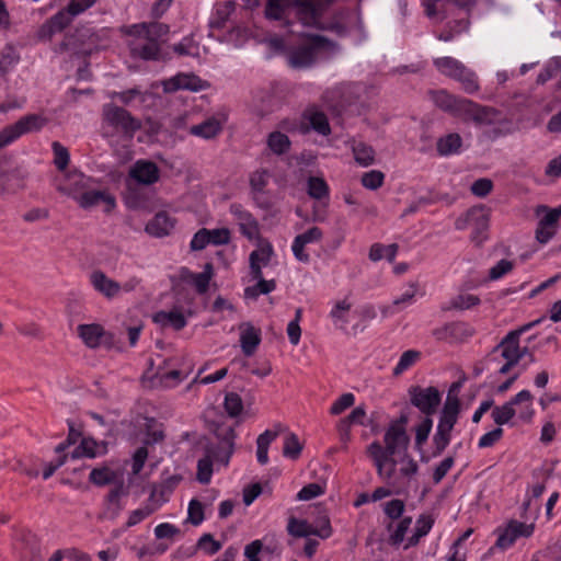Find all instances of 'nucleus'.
<instances>
[{"instance_id":"f257e3e1","label":"nucleus","mask_w":561,"mask_h":561,"mask_svg":"<svg viewBox=\"0 0 561 561\" xmlns=\"http://www.w3.org/2000/svg\"><path fill=\"white\" fill-rule=\"evenodd\" d=\"M541 320H535L528 322L516 330L510 331L501 341V343L494 347L491 354L485 359V365L488 369H493L497 374L505 375L507 374L514 366L518 364V362L525 356L529 354V350L527 346H519V339L522 334L529 331L531 328L537 325Z\"/></svg>"},{"instance_id":"f03ea898","label":"nucleus","mask_w":561,"mask_h":561,"mask_svg":"<svg viewBox=\"0 0 561 561\" xmlns=\"http://www.w3.org/2000/svg\"><path fill=\"white\" fill-rule=\"evenodd\" d=\"M410 437L405 430L400 427H388L383 436V445L374 440L367 446V454L397 455L400 457L401 474L414 476L419 466L416 461L409 455L408 448Z\"/></svg>"},{"instance_id":"7ed1b4c3","label":"nucleus","mask_w":561,"mask_h":561,"mask_svg":"<svg viewBox=\"0 0 561 561\" xmlns=\"http://www.w3.org/2000/svg\"><path fill=\"white\" fill-rule=\"evenodd\" d=\"M116 473L108 467L94 468L89 476L91 483L98 486L114 484L105 497V507L100 519L114 520L118 517L123 510L122 497L128 494V488L124 485V481H116Z\"/></svg>"},{"instance_id":"20e7f679","label":"nucleus","mask_w":561,"mask_h":561,"mask_svg":"<svg viewBox=\"0 0 561 561\" xmlns=\"http://www.w3.org/2000/svg\"><path fill=\"white\" fill-rule=\"evenodd\" d=\"M102 122L107 136L122 135L130 139L141 128V122L138 118L112 103L103 105Z\"/></svg>"},{"instance_id":"39448f33","label":"nucleus","mask_w":561,"mask_h":561,"mask_svg":"<svg viewBox=\"0 0 561 561\" xmlns=\"http://www.w3.org/2000/svg\"><path fill=\"white\" fill-rule=\"evenodd\" d=\"M460 412V402L456 396H447L443 410L440 412L436 433L433 436L434 456L440 455L449 445L451 431L458 421Z\"/></svg>"},{"instance_id":"423d86ee","label":"nucleus","mask_w":561,"mask_h":561,"mask_svg":"<svg viewBox=\"0 0 561 561\" xmlns=\"http://www.w3.org/2000/svg\"><path fill=\"white\" fill-rule=\"evenodd\" d=\"M433 64L442 75L459 81L466 93L472 94L479 90L476 73L459 60L453 57H439L434 59Z\"/></svg>"},{"instance_id":"0eeeda50","label":"nucleus","mask_w":561,"mask_h":561,"mask_svg":"<svg viewBox=\"0 0 561 561\" xmlns=\"http://www.w3.org/2000/svg\"><path fill=\"white\" fill-rule=\"evenodd\" d=\"M367 456L373 460L379 478L397 492L413 477L401 474L400 457L397 455L367 454Z\"/></svg>"},{"instance_id":"6e6552de","label":"nucleus","mask_w":561,"mask_h":561,"mask_svg":"<svg viewBox=\"0 0 561 561\" xmlns=\"http://www.w3.org/2000/svg\"><path fill=\"white\" fill-rule=\"evenodd\" d=\"M533 394L528 390H522L510 401L502 405L495 407L492 410L491 416L496 425L501 427L507 424L516 414L515 405L526 403L524 408L519 410V417L524 421H530L534 416V409L531 408Z\"/></svg>"},{"instance_id":"1a4fd4ad","label":"nucleus","mask_w":561,"mask_h":561,"mask_svg":"<svg viewBox=\"0 0 561 561\" xmlns=\"http://www.w3.org/2000/svg\"><path fill=\"white\" fill-rule=\"evenodd\" d=\"M58 191L71 196L78 205L85 210L104 204V211L110 213L116 205L115 197L105 190H88L79 193L78 190L70 184L60 183Z\"/></svg>"},{"instance_id":"9d476101","label":"nucleus","mask_w":561,"mask_h":561,"mask_svg":"<svg viewBox=\"0 0 561 561\" xmlns=\"http://www.w3.org/2000/svg\"><path fill=\"white\" fill-rule=\"evenodd\" d=\"M535 215L539 218L535 231L536 240L540 244H546L557 233L559 220L561 218V205L556 208H550L547 205H538L535 208Z\"/></svg>"},{"instance_id":"9b49d317","label":"nucleus","mask_w":561,"mask_h":561,"mask_svg":"<svg viewBox=\"0 0 561 561\" xmlns=\"http://www.w3.org/2000/svg\"><path fill=\"white\" fill-rule=\"evenodd\" d=\"M309 42L295 48L288 57L293 68H307L314 64L319 50L325 48L330 41L321 35H309Z\"/></svg>"},{"instance_id":"f8f14e48","label":"nucleus","mask_w":561,"mask_h":561,"mask_svg":"<svg viewBox=\"0 0 561 561\" xmlns=\"http://www.w3.org/2000/svg\"><path fill=\"white\" fill-rule=\"evenodd\" d=\"M45 124L46 118L37 114L21 117L14 124L0 130V149L9 146L24 134L39 130Z\"/></svg>"},{"instance_id":"ddd939ff","label":"nucleus","mask_w":561,"mask_h":561,"mask_svg":"<svg viewBox=\"0 0 561 561\" xmlns=\"http://www.w3.org/2000/svg\"><path fill=\"white\" fill-rule=\"evenodd\" d=\"M410 401L426 417H431L440 403V392L435 387L422 388L419 386L412 387L409 390Z\"/></svg>"},{"instance_id":"4468645a","label":"nucleus","mask_w":561,"mask_h":561,"mask_svg":"<svg viewBox=\"0 0 561 561\" xmlns=\"http://www.w3.org/2000/svg\"><path fill=\"white\" fill-rule=\"evenodd\" d=\"M289 7L295 9V15L301 24L320 27V19L324 9L320 0H291Z\"/></svg>"},{"instance_id":"2eb2a0df","label":"nucleus","mask_w":561,"mask_h":561,"mask_svg":"<svg viewBox=\"0 0 561 561\" xmlns=\"http://www.w3.org/2000/svg\"><path fill=\"white\" fill-rule=\"evenodd\" d=\"M460 118L465 122H473L477 126L493 125L499 121V112L490 106H482L467 100Z\"/></svg>"},{"instance_id":"dca6fc26","label":"nucleus","mask_w":561,"mask_h":561,"mask_svg":"<svg viewBox=\"0 0 561 561\" xmlns=\"http://www.w3.org/2000/svg\"><path fill=\"white\" fill-rule=\"evenodd\" d=\"M77 333L89 348H98L101 345L110 347L112 345L113 335L99 323L79 324Z\"/></svg>"},{"instance_id":"f3484780","label":"nucleus","mask_w":561,"mask_h":561,"mask_svg":"<svg viewBox=\"0 0 561 561\" xmlns=\"http://www.w3.org/2000/svg\"><path fill=\"white\" fill-rule=\"evenodd\" d=\"M534 524H525L518 520H511L503 530L499 531L495 546L500 549H507L518 537H530L534 533Z\"/></svg>"},{"instance_id":"a211bd4d","label":"nucleus","mask_w":561,"mask_h":561,"mask_svg":"<svg viewBox=\"0 0 561 561\" xmlns=\"http://www.w3.org/2000/svg\"><path fill=\"white\" fill-rule=\"evenodd\" d=\"M163 91L167 93H172L178 90H190V91H202L209 87V84L202 80L194 73H178L176 76L164 80Z\"/></svg>"},{"instance_id":"6ab92c4d","label":"nucleus","mask_w":561,"mask_h":561,"mask_svg":"<svg viewBox=\"0 0 561 561\" xmlns=\"http://www.w3.org/2000/svg\"><path fill=\"white\" fill-rule=\"evenodd\" d=\"M227 118L224 114L213 115L199 124L192 125L188 133L206 140L216 138L224 129Z\"/></svg>"},{"instance_id":"aec40b11","label":"nucleus","mask_w":561,"mask_h":561,"mask_svg":"<svg viewBox=\"0 0 561 561\" xmlns=\"http://www.w3.org/2000/svg\"><path fill=\"white\" fill-rule=\"evenodd\" d=\"M234 437V431L228 428L218 445H211L206 448V456L210 458L213 462L216 461L227 466L233 453Z\"/></svg>"},{"instance_id":"412c9836","label":"nucleus","mask_w":561,"mask_h":561,"mask_svg":"<svg viewBox=\"0 0 561 561\" xmlns=\"http://www.w3.org/2000/svg\"><path fill=\"white\" fill-rule=\"evenodd\" d=\"M89 279L93 289L108 300L116 298L121 294V284L110 278L101 270L93 271Z\"/></svg>"},{"instance_id":"4be33fe9","label":"nucleus","mask_w":561,"mask_h":561,"mask_svg":"<svg viewBox=\"0 0 561 561\" xmlns=\"http://www.w3.org/2000/svg\"><path fill=\"white\" fill-rule=\"evenodd\" d=\"M131 39L128 42L130 54L145 60L157 59L160 53V44L147 39L140 34H128Z\"/></svg>"},{"instance_id":"5701e85b","label":"nucleus","mask_w":561,"mask_h":561,"mask_svg":"<svg viewBox=\"0 0 561 561\" xmlns=\"http://www.w3.org/2000/svg\"><path fill=\"white\" fill-rule=\"evenodd\" d=\"M287 531L289 535L297 538L314 535L322 539H327L332 535V527H329L324 523L323 528H313V526L310 525L305 519H297L295 517H290L288 519Z\"/></svg>"},{"instance_id":"b1692460","label":"nucleus","mask_w":561,"mask_h":561,"mask_svg":"<svg viewBox=\"0 0 561 561\" xmlns=\"http://www.w3.org/2000/svg\"><path fill=\"white\" fill-rule=\"evenodd\" d=\"M431 96L437 107L454 116H461L462 108L468 99L456 96L446 90L432 91Z\"/></svg>"},{"instance_id":"393cba45","label":"nucleus","mask_w":561,"mask_h":561,"mask_svg":"<svg viewBox=\"0 0 561 561\" xmlns=\"http://www.w3.org/2000/svg\"><path fill=\"white\" fill-rule=\"evenodd\" d=\"M129 176L139 184L151 185L159 180V169L154 162L138 160L130 168Z\"/></svg>"},{"instance_id":"a878e982","label":"nucleus","mask_w":561,"mask_h":561,"mask_svg":"<svg viewBox=\"0 0 561 561\" xmlns=\"http://www.w3.org/2000/svg\"><path fill=\"white\" fill-rule=\"evenodd\" d=\"M76 15L70 14L68 11V7L55 15H53L46 23H44L38 30V38L39 39H49L51 36L58 32H61L65 27H67L72 18Z\"/></svg>"},{"instance_id":"bb28decb","label":"nucleus","mask_w":561,"mask_h":561,"mask_svg":"<svg viewBox=\"0 0 561 561\" xmlns=\"http://www.w3.org/2000/svg\"><path fill=\"white\" fill-rule=\"evenodd\" d=\"M169 33V26L160 22L139 23L128 27L127 34H140L147 39L159 43L163 42Z\"/></svg>"},{"instance_id":"cd10ccee","label":"nucleus","mask_w":561,"mask_h":561,"mask_svg":"<svg viewBox=\"0 0 561 561\" xmlns=\"http://www.w3.org/2000/svg\"><path fill=\"white\" fill-rule=\"evenodd\" d=\"M165 501L167 499L164 497L162 491L160 492V500H157V490L153 489L149 496L148 503L144 507L130 512L126 522V527H133L139 524L141 520L158 511Z\"/></svg>"},{"instance_id":"c85d7f7f","label":"nucleus","mask_w":561,"mask_h":561,"mask_svg":"<svg viewBox=\"0 0 561 561\" xmlns=\"http://www.w3.org/2000/svg\"><path fill=\"white\" fill-rule=\"evenodd\" d=\"M322 231L318 227H312L306 232L296 236L293 242V253L295 257L300 262H308L309 254L304 251V248L308 243L318 242L322 239Z\"/></svg>"},{"instance_id":"c756f323","label":"nucleus","mask_w":561,"mask_h":561,"mask_svg":"<svg viewBox=\"0 0 561 561\" xmlns=\"http://www.w3.org/2000/svg\"><path fill=\"white\" fill-rule=\"evenodd\" d=\"M230 210L231 214L234 215L238 219L241 232L244 236H247L249 239H252L257 234V222L249 211L244 210L241 205L237 204L231 205Z\"/></svg>"},{"instance_id":"7c9ffc66","label":"nucleus","mask_w":561,"mask_h":561,"mask_svg":"<svg viewBox=\"0 0 561 561\" xmlns=\"http://www.w3.org/2000/svg\"><path fill=\"white\" fill-rule=\"evenodd\" d=\"M172 218L164 211L158 213L146 226V231L153 237H164L173 229Z\"/></svg>"},{"instance_id":"2f4dec72","label":"nucleus","mask_w":561,"mask_h":561,"mask_svg":"<svg viewBox=\"0 0 561 561\" xmlns=\"http://www.w3.org/2000/svg\"><path fill=\"white\" fill-rule=\"evenodd\" d=\"M462 146V138L457 133H450L439 137L436 141V150L439 156H450L459 152Z\"/></svg>"},{"instance_id":"473e14b6","label":"nucleus","mask_w":561,"mask_h":561,"mask_svg":"<svg viewBox=\"0 0 561 561\" xmlns=\"http://www.w3.org/2000/svg\"><path fill=\"white\" fill-rule=\"evenodd\" d=\"M153 321L162 327L170 325L178 331L186 325V319L179 310L159 311L153 316Z\"/></svg>"},{"instance_id":"72a5a7b5","label":"nucleus","mask_w":561,"mask_h":561,"mask_svg":"<svg viewBox=\"0 0 561 561\" xmlns=\"http://www.w3.org/2000/svg\"><path fill=\"white\" fill-rule=\"evenodd\" d=\"M261 342L260 331L254 327L248 324L247 328L241 332L240 343L244 355L251 356L256 351Z\"/></svg>"},{"instance_id":"f704fd0d","label":"nucleus","mask_w":561,"mask_h":561,"mask_svg":"<svg viewBox=\"0 0 561 561\" xmlns=\"http://www.w3.org/2000/svg\"><path fill=\"white\" fill-rule=\"evenodd\" d=\"M489 220V213L483 207H474L467 213V221L473 226L477 233H482L488 229Z\"/></svg>"},{"instance_id":"c9c22d12","label":"nucleus","mask_w":561,"mask_h":561,"mask_svg":"<svg viewBox=\"0 0 561 561\" xmlns=\"http://www.w3.org/2000/svg\"><path fill=\"white\" fill-rule=\"evenodd\" d=\"M266 144L270 150L277 156L284 154L290 149V140L288 136L280 131L271 133L267 136Z\"/></svg>"},{"instance_id":"e433bc0d","label":"nucleus","mask_w":561,"mask_h":561,"mask_svg":"<svg viewBox=\"0 0 561 561\" xmlns=\"http://www.w3.org/2000/svg\"><path fill=\"white\" fill-rule=\"evenodd\" d=\"M276 437H277V433L272 432V431H265L263 434L259 435V437L256 439V445H257L256 457H257V461L261 465L267 463L268 446Z\"/></svg>"},{"instance_id":"4c0bfd02","label":"nucleus","mask_w":561,"mask_h":561,"mask_svg":"<svg viewBox=\"0 0 561 561\" xmlns=\"http://www.w3.org/2000/svg\"><path fill=\"white\" fill-rule=\"evenodd\" d=\"M353 153L355 161L363 167H368L375 161V151L373 147L364 142L354 144Z\"/></svg>"},{"instance_id":"58836bf2","label":"nucleus","mask_w":561,"mask_h":561,"mask_svg":"<svg viewBox=\"0 0 561 561\" xmlns=\"http://www.w3.org/2000/svg\"><path fill=\"white\" fill-rule=\"evenodd\" d=\"M20 60V55L12 46H5L0 51V76H4Z\"/></svg>"},{"instance_id":"ea45409f","label":"nucleus","mask_w":561,"mask_h":561,"mask_svg":"<svg viewBox=\"0 0 561 561\" xmlns=\"http://www.w3.org/2000/svg\"><path fill=\"white\" fill-rule=\"evenodd\" d=\"M421 358V352L416 350H408L402 353L397 366L393 368V376H400L410 367L416 364Z\"/></svg>"},{"instance_id":"a19ab883","label":"nucleus","mask_w":561,"mask_h":561,"mask_svg":"<svg viewBox=\"0 0 561 561\" xmlns=\"http://www.w3.org/2000/svg\"><path fill=\"white\" fill-rule=\"evenodd\" d=\"M350 309L351 304L346 299L337 301L332 308L330 317L337 328L344 329V327L347 324V312Z\"/></svg>"},{"instance_id":"79ce46f5","label":"nucleus","mask_w":561,"mask_h":561,"mask_svg":"<svg viewBox=\"0 0 561 561\" xmlns=\"http://www.w3.org/2000/svg\"><path fill=\"white\" fill-rule=\"evenodd\" d=\"M273 253L272 244L270 242H263L259 244L256 250L251 252L249 261L250 263H256L263 267L268 265Z\"/></svg>"},{"instance_id":"37998d69","label":"nucleus","mask_w":561,"mask_h":561,"mask_svg":"<svg viewBox=\"0 0 561 561\" xmlns=\"http://www.w3.org/2000/svg\"><path fill=\"white\" fill-rule=\"evenodd\" d=\"M308 194L314 199H322L329 196V186L322 178L310 176L308 179Z\"/></svg>"},{"instance_id":"c03bdc74","label":"nucleus","mask_w":561,"mask_h":561,"mask_svg":"<svg viewBox=\"0 0 561 561\" xmlns=\"http://www.w3.org/2000/svg\"><path fill=\"white\" fill-rule=\"evenodd\" d=\"M302 450L298 436L294 433H288L284 439L283 455L290 459H297Z\"/></svg>"},{"instance_id":"a18cd8bd","label":"nucleus","mask_w":561,"mask_h":561,"mask_svg":"<svg viewBox=\"0 0 561 561\" xmlns=\"http://www.w3.org/2000/svg\"><path fill=\"white\" fill-rule=\"evenodd\" d=\"M275 287H276V283L274 279H271V280L262 279V280H259L256 283V285L247 287L244 289V295L248 298L255 299L260 295H266V294L273 291L275 289Z\"/></svg>"},{"instance_id":"49530a36","label":"nucleus","mask_w":561,"mask_h":561,"mask_svg":"<svg viewBox=\"0 0 561 561\" xmlns=\"http://www.w3.org/2000/svg\"><path fill=\"white\" fill-rule=\"evenodd\" d=\"M54 152V164L59 171H65L70 161L68 149L58 141L51 144Z\"/></svg>"},{"instance_id":"de8ad7c7","label":"nucleus","mask_w":561,"mask_h":561,"mask_svg":"<svg viewBox=\"0 0 561 561\" xmlns=\"http://www.w3.org/2000/svg\"><path fill=\"white\" fill-rule=\"evenodd\" d=\"M308 121L311 127L320 135L328 136L331 133L328 117L322 112H311Z\"/></svg>"},{"instance_id":"09e8293b","label":"nucleus","mask_w":561,"mask_h":561,"mask_svg":"<svg viewBox=\"0 0 561 561\" xmlns=\"http://www.w3.org/2000/svg\"><path fill=\"white\" fill-rule=\"evenodd\" d=\"M211 276H213L211 263H206L204 266V271L202 273L193 275V284L199 294H204L207 291Z\"/></svg>"},{"instance_id":"8fccbe9b","label":"nucleus","mask_w":561,"mask_h":561,"mask_svg":"<svg viewBox=\"0 0 561 561\" xmlns=\"http://www.w3.org/2000/svg\"><path fill=\"white\" fill-rule=\"evenodd\" d=\"M480 304V298L472 294H459L454 297L450 301V306L455 309L466 310L471 307L478 306Z\"/></svg>"},{"instance_id":"3c124183","label":"nucleus","mask_w":561,"mask_h":561,"mask_svg":"<svg viewBox=\"0 0 561 561\" xmlns=\"http://www.w3.org/2000/svg\"><path fill=\"white\" fill-rule=\"evenodd\" d=\"M225 409L230 416H238L243 410L240 396L234 392L227 393L225 398Z\"/></svg>"},{"instance_id":"603ef678","label":"nucleus","mask_w":561,"mask_h":561,"mask_svg":"<svg viewBox=\"0 0 561 561\" xmlns=\"http://www.w3.org/2000/svg\"><path fill=\"white\" fill-rule=\"evenodd\" d=\"M433 426V420L425 417L415 428V446L421 448L428 438Z\"/></svg>"},{"instance_id":"864d4df0","label":"nucleus","mask_w":561,"mask_h":561,"mask_svg":"<svg viewBox=\"0 0 561 561\" xmlns=\"http://www.w3.org/2000/svg\"><path fill=\"white\" fill-rule=\"evenodd\" d=\"M552 78H557L559 80L558 57L552 58L546 65L545 69L537 77V83L543 84Z\"/></svg>"},{"instance_id":"5fc2aeb1","label":"nucleus","mask_w":561,"mask_h":561,"mask_svg":"<svg viewBox=\"0 0 561 561\" xmlns=\"http://www.w3.org/2000/svg\"><path fill=\"white\" fill-rule=\"evenodd\" d=\"M383 179L385 175L382 172L373 170L363 174L362 184L366 188L377 190L382 185Z\"/></svg>"},{"instance_id":"6e6d98bb","label":"nucleus","mask_w":561,"mask_h":561,"mask_svg":"<svg viewBox=\"0 0 561 561\" xmlns=\"http://www.w3.org/2000/svg\"><path fill=\"white\" fill-rule=\"evenodd\" d=\"M213 474V461L210 458L205 456L198 460L197 463V480L201 483H208Z\"/></svg>"},{"instance_id":"4d7b16f0","label":"nucleus","mask_w":561,"mask_h":561,"mask_svg":"<svg viewBox=\"0 0 561 561\" xmlns=\"http://www.w3.org/2000/svg\"><path fill=\"white\" fill-rule=\"evenodd\" d=\"M96 443L92 438H83L78 447L72 451V458L87 456L89 458L95 457Z\"/></svg>"},{"instance_id":"13d9d810","label":"nucleus","mask_w":561,"mask_h":561,"mask_svg":"<svg viewBox=\"0 0 561 561\" xmlns=\"http://www.w3.org/2000/svg\"><path fill=\"white\" fill-rule=\"evenodd\" d=\"M432 526L433 520L428 516L422 515L416 522L415 534L410 538V545H415L421 537L431 530Z\"/></svg>"},{"instance_id":"bf43d9fd","label":"nucleus","mask_w":561,"mask_h":561,"mask_svg":"<svg viewBox=\"0 0 561 561\" xmlns=\"http://www.w3.org/2000/svg\"><path fill=\"white\" fill-rule=\"evenodd\" d=\"M324 493V488L319 483H309L305 485L298 493L297 500L309 501Z\"/></svg>"},{"instance_id":"052dcab7","label":"nucleus","mask_w":561,"mask_h":561,"mask_svg":"<svg viewBox=\"0 0 561 561\" xmlns=\"http://www.w3.org/2000/svg\"><path fill=\"white\" fill-rule=\"evenodd\" d=\"M355 402L353 393H343L331 407L330 412L333 415H339L346 409L351 408Z\"/></svg>"},{"instance_id":"680f3d73","label":"nucleus","mask_w":561,"mask_h":561,"mask_svg":"<svg viewBox=\"0 0 561 561\" xmlns=\"http://www.w3.org/2000/svg\"><path fill=\"white\" fill-rule=\"evenodd\" d=\"M411 523H412L411 517H404L397 524L396 529L393 530V533L390 536V542L392 545H400L403 541L404 536H405Z\"/></svg>"},{"instance_id":"e2e57ef3","label":"nucleus","mask_w":561,"mask_h":561,"mask_svg":"<svg viewBox=\"0 0 561 561\" xmlns=\"http://www.w3.org/2000/svg\"><path fill=\"white\" fill-rule=\"evenodd\" d=\"M188 520L197 526L204 520V506L198 500H192L188 504Z\"/></svg>"},{"instance_id":"0e129e2a","label":"nucleus","mask_w":561,"mask_h":561,"mask_svg":"<svg viewBox=\"0 0 561 561\" xmlns=\"http://www.w3.org/2000/svg\"><path fill=\"white\" fill-rule=\"evenodd\" d=\"M209 242L214 245L228 244L231 239L230 230L228 228L209 229Z\"/></svg>"},{"instance_id":"69168bd1","label":"nucleus","mask_w":561,"mask_h":561,"mask_svg":"<svg viewBox=\"0 0 561 561\" xmlns=\"http://www.w3.org/2000/svg\"><path fill=\"white\" fill-rule=\"evenodd\" d=\"M270 172L266 170L255 171L250 178V185L253 191L262 192L267 185Z\"/></svg>"},{"instance_id":"338daca9","label":"nucleus","mask_w":561,"mask_h":561,"mask_svg":"<svg viewBox=\"0 0 561 561\" xmlns=\"http://www.w3.org/2000/svg\"><path fill=\"white\" fill-rule=\"evenodd\" d=\"M209 229H206V228H202L199 229L193 237L192 241H191V249L193 251H202L204 250L208 244H210L209 242Z\"/></svg>"},{"instance_id":"774afa93","label":"nucleus","mask_w":561,"mask_h":561,"mask_svg":"<svg viewBox=\"0 0 561 561\" xmlns=\"http://www.w3.org/2000/svg\"><path fill=\"white\" fill-rule=\"evenodd\" d=\"M493 183L489 179H479L471 185V193L478 197H485L491 193Z\"/></svg>"}]
</instances>
